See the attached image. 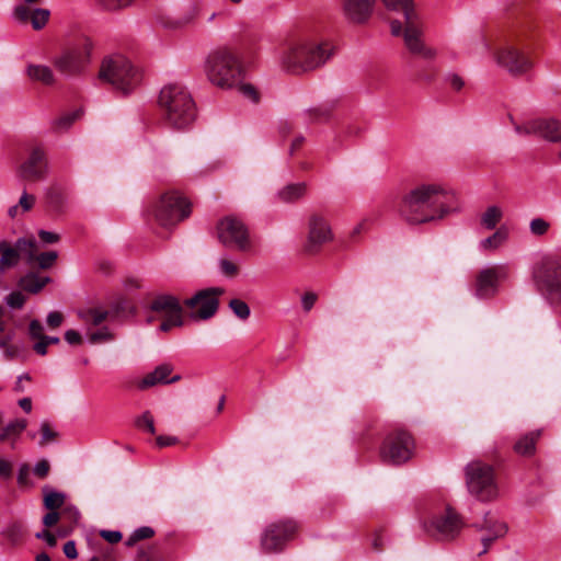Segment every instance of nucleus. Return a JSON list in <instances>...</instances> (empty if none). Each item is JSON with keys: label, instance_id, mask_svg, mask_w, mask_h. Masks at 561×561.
I'll list each match as a JSON object with an SVG mask.
<instances>
[{"label": "nucleus", "instance_id": "nucleus-56", "mask_svg": "<svg viewBox=\"0 0 561 561\" xmlns=\"http://www.w3.org/2000/svg\"><path fill=\"white\" fill-rule=\"evenodd\" d=\"M446 81L455 91H460L465 87L463 79L457 73H450L446 77Z\"/></svg>", "mask_w": 561, "mask_h": 561}, {"label": "nucleus", "instance_id": "nucleus-4", "mask_svg": "<svg viewBox=\"0 0 561 561\" xmlns=\"http://www.w3.org/2000/svg\"><path fill=\"white\" fill-rule=\"evenodd\" d=\"M159 105L164 122L175 129L187 128L196 117L195 103L191 94L179 83H170L162 88Z\"/></svg>", "mask_w": 561, "mask_h": 561}, {"label": "nucleus", "instance_id": "nucleus-21", "mask_svg": "<svg viewBox=\"0 0 561 561\" xmlns=\"http://www.w3.org/2000/svg\"><path fill=\"white\" fill-rule=\"evenodd\" d=\"M515 130L519 135H536L549 141L561 140V123L557 119H533L523 125H515Z\"/></svg>", "mask_w": 561, "mask_h": 561}, {"label": "nucleus", "instance_id": "nucleus-27", "mask_svg": "<svg viewBox=\"0 0 561 561\" xmlns=\"http://www.w3.org/2000/svg\"><path fill=\"white\" fill-rule=\"evenodd\" d=\"M375 0H345L344 12L350 20L360 23L369 18Z\"/></svg>", "mask_w": 561, "mask_h": 561}, {"label": "nucleus", "instance_id": "nucleus-5", "mask_svg": "<svg viewBox=\"0 0 561 561\" xmlns=\"http://www.w3.org/2000/svg\"><path fill=\"white\" fill-rule=\"evenodd\" d=\"M94 44L90 37L82 36L65 45L51 60L55 69L66 78L83 76L91 61Z\"/></svg>", "mask_w": 561, "mask_h": 561}, {"label": "nucleus", "instance_id": "nucleus-12", "mask_svg": "<svg viewBox=\"0 0 561 561\" xmlns=\"http://www.w3.org/2000/svg\"><path fill=\"white\" fill-rule=\"evenodd\" d=\"M414 439L404 430H396L389 433L380 447V456L385 462L400 465L413 456Z\"/></svg>", "mask_w": 561, "mask_h": 561}, {"label": "nucleus", "instance_id": "nucleus-45", "mask_svg": "<svg viewBox=\"0 0 561 561\" xmlns=\"http://www.w3.org/2000/svg\"><path fill=\"white\" fill-rule=\"evenodd\" d=\"M98 4L107 11H117L130 5L134 0H96Z\"/></svg>", "mask_w": 561, "mask_h": 561}, {"label": "nucleus", "instance_id": "nucleus-16", "mask_svg": "<svg viewBox=\"0 0 561 561\" xmlns=\"http://www.w3.org/2000/svg\"><path fill=\"white\" fill-rule=\"evenodd\" d=\"M425 527L437 540L449 541L460 534L463 522L453 508L447 507L443 513L435 515Z\"/></svg>", "mask_w": 561, "mask_h": 561}, {"label": "nucleus", "instance_id": "nucleus-53", "mask_svg": "<svg viewBox=\"0 0 561 561\" xmlns=\"http://www.w3.org/2000/svg\"><path fill=\"white\" fill-rule=\"evenodd\" d=\"M50 470V465L48 460L42 459L34 467V474L39 479H45Z\"/></svg>", "mask_w": 561, "mask_h": 561}, {"label": "nucleus", "instance_id": "nucleus-46", "mask_svg": "<svg viewBox=\"0 0 561 561\" xmlns=\"http://www.w3.org/2000/svg\"><path fill=\"white\" fill-rule=\"evenodd\" d=\"M219 268H220V272L229 278H233L239 274L238 264L228 259H221L219 261Z\"/></svg>", "mask_w": 561, "mask_h": 561}, {"label": "nucleus", "instance_id": "nucleus-36", "mask_svg": "<svg viewBox=\"0 0 561 561\" xmlns=\"http://www.w3.org/2000/svg\"><path fill=\"white\" fill-rule=\"evenodd\" d=\"M87 335L90 343L92 344L105 343L115 339V334L106 325H103L96 330H91L87 332Z\"/></svg>", "mask_w": 561, "mask_h": 561}, {"label": "nucleus", "instance_id": "nucleus-13", "mask_svg": "<svg viewBox=\"0 0 561 561\" xmlns=\"http://www.w3.org/2000/svg\"><path fill=\"white\" fill-rule=\"evenodd\" d=\"M298 528L294 519H282L270 524L261 535L262 551L268 554L283 551L286 543L295 538Z\"/></svg>", "mask_w": 561, "mask_h": 561}, {"label": "nucleus", "instance_id": "nucleus-55", "mask_svg": "<svg viewBox=\"0 0 561 561\" xmlns=\"http://www.w3.org/2000/svg\"><path fill=\"white\" fill-rule=\"evenodd\" d=\"M34 204H35V196L24 192L22 194V196L20 197L18 205H19V207L22 208V211H28L33 208Z\"/></svg>", "mask_w": 561, "mask_h": 561}, {"label": "nucleus", "instance_id": "nucleus-60", "mask_svg": "<svg viewBox=\"0 0 561 561\" xmlns=\"http://www.w3.org/2000/svg\"><path fill=\"white\" fill-rule=\"evenodd\" d=\"M317 301L314 293H306L301 298L302 308L305 311H310Z\"/></svg>", "mask_w": 561, "mask_h": 561}, {"label": "nucleus", "instance_id": "nucleus-18", "mask_svg": "<svg viewBox=\"0 0 561 561\" xmlns=\"http://www.w3.org/2000/svg\"><path fill=\"white\" fill-rule=\"evenodd\" d=\"M508 276L505 265H494L480 271L476 278V295L479 298H491L496 295L499 285Z\"/></svg>", "mask_w": 561, "mask_h": 561}, {"label": "nucleus", "instance_id": "nucleus-50", "mask_svg": "<svg viewBox=\"0 0 561 561\" xmlns=\"http://www.w3.org/2000/svg\"><path fill=\"white\" fill-rule=\"evenodd\" d=\"M28 334H30L31 339H33V340H39L43 336H45L44 328L38 320L35 319L30 322Z\"/></svg>", "mask_w": 561, "mask_h": 561}, {"label": "nucleus", "instance_id": "nucleus-52", "mask_svg": "<svg viewBox=\"0 0 561 561\" xmlns=\"http://www.w3.org/2000/svg\"><path fill=\"white\" fill-rule=\"evenodd\" d=\"M138 557L141 561H163L162 558L157 554L154 546L149 547L147 550H140Z\"/></svg>", "mask_w": 561, "mask_h": 561}, {"label": "nucleus", "instance_id": "nucleus-32", "mask_svg": "<svg viewBox=\"0 0 561 561\" xmlns=\"http://www.w3.org/2000/svg\"><path fill=\"white\" fill-rule=\"evenodd\" d=\"M50 282L47 276H38L36 273H27L19 280V286L31 294L39 293Z\"/></svg>", "mask_w": 561, "mask_h": 561}, {"label": "nucleus", "instance_id": "nucleus-57", "mask_svg": "<svg viewBox=\"0 0 561 561\" xmlns=\"http://www.w3.org/2000/svg\"><path fill=\"white\" fill-rule=\"evenodd\" d=\"M38 237L44 243H47V244L57 243L60 240L59 234L51 232V231H46V230H39Z\"/></svg>", "mask_w": 561, "mask_h": 561}, {"label": "nucleus", "instance_id": "nucleus-33", "mask_svg": "<svg viewBox=\"0 0 561 561\" xmlns=\"http://www.w3.org/2000/svg\"><path fill=\"white\" fill-rule=\"evenodd\" d=\"M307 193L306 183H295L283 187L278 193V198L284 203H293L304 197Z\"/></svg>", "mask_w": 561, "mask_h": 561}, {"label": "nucleus", "instance_id": "nucleus-6", "mask_svg": "<svg viewBox=\"0 0 561 561\" xmlns=\"http://www.w3.org/2000/svg\"><path fill=\"white\" fill-rule=\"evenodd\" d=\"M208 80L221 89H231L241 81L243 69L238 56L224 47L211 51L206 60Z\"/></svg>", "mask_w": 561, "mask_h": 561}, {"label": "nucleus", "instance_id": "nucleus-17", "mask_svg": "<svg viewBox=\"0 0 561 561\" xmlns=\"http://www.w3.org/2000/svg\"><path fill=\"white\" fill-rule=\"evenodd\" d=\"M150 309L162 313L163 320L160 324V331L168 332L172 328L184 324L183 307L180 300L172 295H159L150 304Z\"/></svg>", "mask_w": 561, "mask_h": 561}, {"label": "nucleus", "instance_id": "nucleus-14", "mask_svg": "<svg viewBox=\"0 0 561 561\" xmlns=\"http://www.w3.org/2000/svg\"><path fill=\"white\" fill-rule=\"evenodd\" d=\"M333 239L334 234L329 220L320 214H311L307 224V237L302 247L304 253L317 255Z\"/></svg>", "mask_w": 561, "mask_h": 561}, {"label": "nucleus", "instance_id": "nucleus-44", "mask_svg": "<svg viewBox=\"0 0 561 561\" xmlns=\"http://www.w3.org/2000/svg\"><path fill=\"white\" fill-rule=\"evenodd\" d=\"M80 116V112L76 111L72 113L65 114L54 122L55 130H66L68 129L73 122Z\"/></svg>", "mask_w": 561, "mask_h": 561}, {"label": "nucleus", "instance_id": "nucleus-26", "mask_svg": "<svg viewBox=\"0 0 561 561\" xmlns=\"http://www.w3.org/2000/svg\"><path fill=\"white\" fill-rule=\"evenodd\" d=\"M118 310H106L100 307L89 308L79 312V317L87 327V331L100 327L103 322L115 319Z\"/></svg>", "mask_w": 561, "mask_h": 561}, {"label": "nucleus", "instance_id": "nucleus-10", "mask_svg": "<svg viewBox=\"0 0 561 561\" xmlns=\"http://www.w3.org/2000/svg\"><path fill=\"white\" fill-rule=\"evenodd\" d=\"M191 213V203L176 191L161 195L152 208L156 221L162 227H173L188 218Z\"/></svg>", "mask_w": 561, "mask_h": 561}, {"label": "nucleus", "instance_id": "nucleus-62", "mask_svg": "<svg viewBox=\"0 0 561 561\" xmlns=\"http://www.w3.org/2000/svg\"><path fill=\"white\" fill-rule=\"evenodd\" d=\"M59 513L57 511H50L43 517V524L46 527L55 526L59 520Z\"/></svg>", "mask_w": 561, "mask_h": 561}, {"label": "nucleus", "instance_id": "nucleus-2", "mask_svg": "<svg viewBox=\"0 0 561 561\" xmlns=\"http://www.w3.org/2000/svg\"><path fill=\"white\" fill-rule=\"evenodd\" d=\"M387 9L400 11L404 16V28L402 23L393 20L390 23L391 34L394 36H403L408 50L424 59H433L436 57V50L428 47L423 41V23L415 10L413 0H382Z\"/></svg>", "mask_w": 561, "mask_h": 561}, {"label": "nucleus", "instance_id": "nucleus-22", "mask_svg": "<svg viewBox=\"0 0 561 561\" xmlns=\"http://www.w3.org/2000/svg\"><path fill=\"white\" fill-rule=\"evenodd\" d=\"M496 60L513 76L524 75L533 67L528 56L513 46L502 48L496 55Z\"/></svg>", "mask_w": 561, "mask_h": 561}, {"label": "nucleus", "instance_id": "nucleus-37", "mask_svg": "<svg viewBox=\"0 0 561 561\" xmlns=\"http://www.w3.org/2000/svg\"><path fill=\"white\" fill-rule=\"evenodd\" d=\"M3 535L11 543L16 545L23 540L25 529L20 522H13L3 530Z\"/></svg>", "mask_w": 561, "mask_h": 561}, {"label": "nucleus", "instance_id": "nucleus-19", "mask_svg": "<svg viewBox=\"0 0 561 561\" xmlns=\"http://www.w3.org/2000/svg\"><path fill=\"white\" fill-rule=\"evenodd\" d=\"M34 247L33 238H19L14 244L8 240L0 241V273L4 274L18 266L21 255L27 256V250Z\"/></svg>", "mask_w": 561, "mask_h": 561}, {"label": "nucleus", "instance_id": "nucleus-58", "mask_svg": "<svg viewBox=\"0 0 561 561\" xmlns=\"http://www.w3.org/2000/svg\"><path fill=\"white\" fill-rule=\"evenodd\" d=\"M101 537L110 543H117L122 540V533L116 530H102Z\"/></svg>", "mask_w": 561, "mask_h": 561}, {"label": "nucleus", "instance_id": "nucleus-41", "mask_svg": "<svg viewBox=\"0 0 561 561\" xmlns=\"http://www.w3.org/2000/svg\"><path fill=\"white\" fill-rule=\"evenodd\" d=\"M229 308L240 320H247L250 317V307L241 299L233 298L229 301Z\"/></svg>", "mask_w": 561, "mask_h": 561}, {"label": "nucleus", "instance_id": "nucleus-23", "mask_svg": "<svg viewBox=\"0 0 561 561\" xmlns=\"http://www.w3.org/2000/svg\"><path fill=\"white\" fill-rule=\"evenodd\" d=\"M50 11L48 9L37 8L31 10L25 4H19L13 9V18L23 24L31 22L35 31H39L46 26L49 21Z\"/></svg>", "mask_w": 561, "mask_h": 561}, {"label": "nucleus", "instance_id": "nucleus-28", "mask_svg": "<svg viewBox=\"0 0 561 561\" xmlns=\"http://www.w3.org/2000/svg\"><path fill=\"white\" fill-rule=\"evenodd\" d=\"M58 257L56 251L37 253V243L34 240V247L27 250L26 262L30 265L36 264L42 270L50 268Z\"/></svg>", "mask_w": 561, "mask_h": 561}, {"label": "nucleus", "instance_id": "nucleus-51", "mask_svg": "<svg viewBox=\"0 0 561 561\" xmlns=\"http://www.w3.org/2000/svg\"><path fill=\"white\" fill-rule=\"evenodd\" d=\"M239 91L242 93L243 96L248 98L249 100L253 102L259 101V93L252 84L242 83L239 85Z\"/></svg>", "mask_w": 561, "mask_h": 561}, {"label": "nucleus", "instance_id": "nucleus-20", "mask_svg": "<svg viewBox=\"0 0 561 561\" xmlns=\"http://www.w3.org/2000/svg\"><path fill=\"white\" fill-rule=\"evenodd\" d=\"M48 171L45 150L42 147H34L27 159L19 167L18 175L30 182L42 181Z\"/></svg>", "mask_w": 561, "mask_h": 561}, {"label": "nucleus", "instance_id": "nucleus-48", "mask_svg": "<svg viewBox=\"0 0 561 561\" xmlns=\"http://www.w3.org/2000/svg\"><path fill=\"white\" fill-rule=\"evenodd\" d=\"M26 297L21 291H12L5 298V302L13 309H20L24 306Z\"/></svg>", "mask_w": 561, "mask_h": 561}, {"label": "nucleus", "instance_id": "nucleus-49", "mask_svg": "<svg viewBox=\"0 0 561 561\" xmlns=\"http://www.w3.org/2000/svg\"><path fill=\"white\" fill-rule=\"evenodd\" d=\"M47 198L48 203L55 208H60L65 201L64 194L57 188L49 190L47 193Z\"/></svg>", "mask_w": 561, "mask_h": 561}, {"label": "nucleus", "instance_id": "nucleus-25", "mask_svg": "<svg viewBox=\"0 0 561 561\" xmlns=\"http://www.w3.org/2000/svg\"><path fill=\"white\" fill-rule=\"evenodd\" d=\"M480 528L489 531V535H484L481 538L483 550L478 553L479 556L486 553L492 542L497 538L504 537L507 533L506 524L495 519L489 513L485 515Z\"/></svg>", "mask_w": 561, "mask_h": 561}, {"label": "nucleus", "instance_id": "nucleus-40", "mask_svg": "<svg viewBox=\"0 0 561 561\" xmlns=\"http://www.w3.org/2000/svg\"><path fill=\"white\" fill-rule=\"evenodd\" d=\"M507 239V231L504 228H500L491 237L484 239L481 242L483 249H496Z\"/></svg>", "mask_w": 561, "mask_h": 561}, {"label": "nucleus", "instance_id": "nucleus-63", "mask_svg": "<svg viewBox=\"0 0 561 561\" xmlns=\"http://www.w3.org/2000/svg\"><path fill=\"white\" fill-rule=\"evenodd\" d=\"M368 227V220L364 219L360 222H358L351 231L350 238L352 240H356L362 232L366 231Z\"/></svg>", "mask_w": 561, "mask_h": 561}, {"label": "nucleus", "instance_id": "nucleus-35", "mask_svg": "<svg viewBox=\"0 0 561 561\" xmlns=\"http://www.w3.org/2000/svg\"><path fill=\"white\" fill-rule=\"evenodd\" d=\"M502 218V210L497 206H490L481 217V225L491 230L496 227Z\"/></svg>", "mask_w": 561, "mask_h": 561}, {"label": "nucleus", "instance_id": "nucleus-38", "mask_svg": "<svg viewBox=\"0 0 561 561\" xmlns=\"http://www.w3.org/2000/svg\"><path fill=\"white\" fill-rule=\"evenodd\" d=\"M333 111L331 105H319L309 108L306 114L311 122H323L327 121Z\"/></svg>", "mask_w": 561, "mask_h": 561}, {"label": "nucleus", "instance_id": "nucleus-39", "mask_svg": "<svg viewBox=\"0 0 561 561\" xmlns=\"http://www.w3.org/2000/svg\"><path fill=\"white\" fill-rule=\"evenodd\" d=\"M135 426L141 431H146L153 435L156 433L153 415L149 411H145L141 415L136 417Z\"/></svg>", "mask_w": 561, "mask_h": 561}, {"label": "nucleus", "instance_id": "nucleus-31", "mask_svg": "<svg viewBox=\"0 0 561 561\" xmlns=\"http://www.w3.org/2000/svg\"><path fill=\"white\" fill-rule=\"evenodd\" d=\"M26 73L32 80L46 85H53L56 82L51 68L46 65H28Z\"/></svg>", "mask_w": 561, "mask_h": 561}, {"label": "nucleus", "instance_id": "nucleus-34", "mask_svg": "<svg viewBox=\"0 0 561 561\" xmlns=\"http://www.w3.org/2000/svg\"><path fill=\"white\" fill-rule=\"evenodd\" d=\"M44 492V506L49 511H57L60 508L66 500V496L61 492L54 491L48 486L43 489Z\"/></svg>", "mask_w": 561, "mask_h": 561}, {"label": "nucleus", "instance_id": "nucleus-61", "mask_svg": "<svg viewBox=\"0 0 561 561\" xmlns=\"http://www.w3.org/2000/svg\"><path fill=\"white\" fill-rule=\"evenodd\" d=\"M178 443V438L174 436L160 435L156 438V444L159 448L173 446Z\"/></svg>", "mask_w": 561, "mask_h": 561}, {"label": "nucleus", "instance_id": "nucleus-3", "mask_svg": "<svg viewBox=\"0 0 561 561\" xmlns=\"http://www.w3.org/2000/svg\"><path fill=\"white\" fill-rule=\"evenodd\" d=\"M333 54L334 48L328 42L299 41L282 53L280 62L293 73H305L323 66Z\"/></svg>", "mask_w": 561, "mask_h": 561}, {"label": "nucleus", "instance_id": "nucleus-29", "mask_svg": "<svg viewBox=\"0 0 561 561\" xmlns=\"http://www.w3.org/2000/svg\"><path fill=\"white\" fill-rule=\"evenodd\" d=\"M541 436V431H531L520 436L514 444V451L519 456L530 457L536 453V444Z\"/></svg>", "mask_w": 561, "mask_h": 561}, {"label": "nucleus", "instance_id": "nucleus-54", "mask_svg": "<svg viewBox=\"0 0 561 561\" xmlns=\"http://www.w3.org/2000/svg\"><path fill=\"white\" fill-rule=\"evenodd\" d=\"M62 321H64V316L59 311H51L48 313V316L46 318V323L51 329L59 328L61 325Z\"/></svg>", "mask_w": 561, "mask_h": 561}, {"label": "nucleus", "instance_id": "nucleus-42", "mask_svg": "<svg viewBox=\"0 0 561 561\" xmlns=\"http://www.w3.org/2000/svg\"><path fill=\"white\" fill-rule=\"evenodd\" d=\"M154 536L153 528L149 526H142L134 530V533L129 536V538L126 541L127 546H134L136 542L149 539Z\"/></svg>", "mask_w": 561, "mask_h": 561}, {"label": "nucleus", "instance_id": "nucleus-15", "mask_svg": "<svg viewBox=\"0 0 561 561\" xmlns=\"http://www.w3.org/2000/svg\"><path fill=\"white\" fill-rule=\"evenodd\" d=\"M225 293L222 287H209L197 291L184 300V306L192 310L191 318L207 320L215 316L219 307V296Z\"/></svg>", "mask_w": 561, "mask_h": 561}, {"label": "nucleus", "instance_id": "nucleus-59", "mask_svg": "<svg viewBox=\"0 0 561 561\" xmlns=\"http://www.w3.org/2000/svg\"><path fill=\"white\" fill-rule=\"evenodd\" d=\"M30 466L27 463L21 465L18 473V483L20 485H27L28 484V477H30Z\"/></svg>", "mask_w": 561, "mask_h": 561}, {"label": "nucleus", "instance_id": "nucleus-1", "mask_svg": "<svg viewBox=\"0 0 561 561\" xmlns=\"http://www.w3.org/2000/svg\"><path fill=\"white\" fill-rule=\"evenodd\" d=\"M454 194L438 184H420L407 192L399 204L400 215L410 224H425L455 211Z\"/></svg>", "mask_w": 561, "mask_h": 561}, {"label": "nucleus", "instance_id": "nucleus-43", "mask_svg": "<svg viewBox=\"0 0 561 561\" xmlns=\"http://www.w3.org/2000/svg\"><path fill=\"white\" fill-rule=\"evenodd\" d=\"M41 434H42V437L38 442V444L41 446H46L47 444H49L58 438V433L51 427V425L48 421L42 422Z\"/></svg>", "mask_w": 561, "mask_h": 561}, {"label": "nucleus", "instance_id": "nucleus-64", "mask_svg": "<svg viewBox=\"0 0 561 561\" xmlns=\"http://www.w3.org/2000/svg\"><path fill=\"white\" fill-rule=\"evenodd\" d=\"M65 340L71 345H79L82 342L80 333L76 330L66 331Z\"/></svg>", "mask_w": 561, "mask_h": 561}, {"label": "nucleus", "instance_id": "nucleus-47", "mask_svg": "<svg viewBox=\"0 0 561 561\" xmlns=\"http://www.w3.org/2000/svg\"><path fill=\"white\" fill-rule=\"evenodd\" d=\"M530 232L535 236H543L548 232L550 224L542 218H535L529 225Z\"/></svg>", "mask_w": 561, "mask_h": 561}, {"label": "nucleus", "instance_id": "nucleus-24", "mask_svg": "<svg viewBox=\"0 0 561 561\" xmlns=\"http://www.w3.org/2000/svg\"><path fill=\"white\" fill-rule=\"evenodd\" d=\"M173 366L171 364H161L154 370L148 373L139 382V389L144 390L157 385L174 383L181 380L180 375L171 376Z\"/></svg>", "mask_w": 561, "mask_h": 561}, {"label": "nucleus", "instance_id": "nucleus-11", "mask_svg": "<svg viewBox=\"0 0 561 561\" xmlns=\"http://www.w3.org/2000/svg\"><path fill=\"white\" fill-rule=\"evenodd\" d=\"M219 241L229 249L249 252L252 240L248 226L236 216H226L217 224Z\"/></svg>", "mask_w": 561, "mask_h": 561}, {"label": "nucleus", "instance_id": "nucleus-8", "mask_svg": "<svg viewBox=\"0 0 561 561\" xmlns=\"http://www.w3.org/2000/svg\"><path fill=\"white\" fill-rule=\"evenodd\" d=\"M465 476L468 491L479 501L489 502L497 497L499 488L492 466L473 460L466 466Z\"/></svg>", "mask_w": 561, "mask_h": 561}, {"label": "nucleus", "instance_id": "nucleus-7", "mask_svg": "<svg viewBox=\"0 0 561 561\" xmlns=\"http://www.w3.org/2000/svg\"><path fill=\"white\" fill-rule=\"evenodd\" d=\"M99 79L111 83L116 90L126 94L140 83L141 73L129 59L117 54L102 60Z\"/></svg>", "mask_w": 561, "mask_h": 561}, {"label": "nucleus", "instance_id": "nucleus-9", "mask_svg": "<svg viewBox=\"0 0 561 561\" xmlns=\"http://www.w3.org/2000/svg\"><path fill=\"white\" fill-rule=\"evenodd\" d=\"M533 277L537 287L553 302L561 301V256L547 254L534 266Z\"/></svg>", "mask_w": 561, "mask_h": 561}, {"label": "nucleus", "instance_id": "nucleus-30", "mask_svg": "<svg viewBox=\"0 0 561 561\" xmlns=\"http://www.w3.org/2000/svg\"><path fill=\"white\" fill-rule=\"evenodd\" d=\"M27 421L25 419H15L10 421L0 431V442H12V445L16 442L20 435L27 427Z\"/></svg>", "mask_w": 561, "mask_h": 561}]
</instances>
